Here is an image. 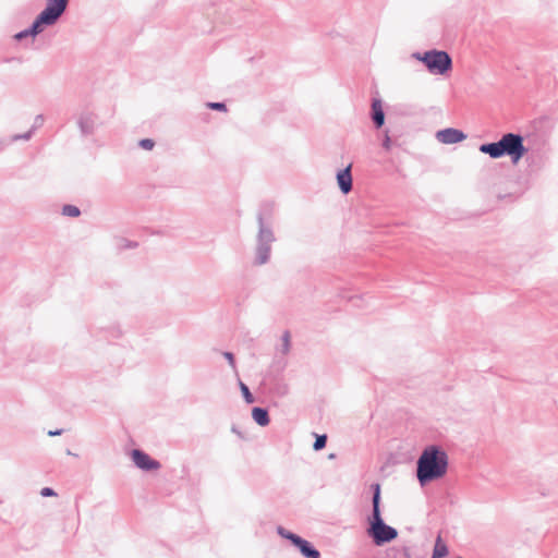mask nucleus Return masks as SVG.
I'll return each instance as SVG.
<instances>
[{
    "mask_svg": "<svg viewBox=\"0 0 558 558\" xmlns=\"http://www.w3.org/2000/svg\"><path fill=\"white\" fill-rule=\"evenodd\" d=\"M448 458L437 447H428L417 461V478L422 485L442 477L447 473Z\"/></svg>",
    "mask_w": 558,
    "mask_h": 558,
    "instance_id": "obj_1",
    "label": "nucleus"
},
{
    "mask_svg": "<svg viewBox=\"0 0 558 558\" xmlns=\"http://www.w3.org/2000/svg\"><path fill=\"white\" fill-rule=\"evenodd\" d=\"M480 151L489 155L494 159L509 156L512 163L517 165L526 154L527 149L523 144L521 135L506 133L498 142L481 145Z\"/></svg>",
    "mask_w": 558,
    "mask_h": 558,
    "instance_id": "obj_2",
    "label": "nucleus"
},
{
    "mask_svg": "<svg viewBox=\"0 0 558 558\" xmlns=\"http://www.w3.org/2000/svg\"><path fill=\"white\" fill-rule=\"evenodd\" d=\"M68 5V0H48L46 9L38 15L32 28L27 32H22L15 35L16 39H22L28 34L36 35L41 32L43 25L53 24L59 16L64 12Z\"/></svg>",
    "mask_w": 558,
    "mask_h": 558,
    "instance_id": "obj_3",
    "label": "nucleus"
},
{
    "mask_svg": "<svg viewBox=\"0 0 558 558\" xmlns=\"http://www.w3.org/2000/svg\"><path fill=\"white\" fill-rule=\"evenodd\" d=\"M432 74L445 75L452 68V60L446 51L430 50L415 56Z\"/></svg>",
    "mask_w": 558,
    "mask_h": 558,
    "instance_id": "obj_4",
    "label": "nucleus"
},
{
    "mask_svg": "<svg viewBox=\"0 0 558 558\" xmlns=\"http://www.w3.org/2000/svg\"><path fill=\"white\" fill-rule=\"evenodd\" d=\"M369 534L377 545L390 542L398 535L397 531L386 525L381 519L380 511L373 512V520L371 522Z\"/></svg>",
    "mask_w": 558,
    "mask_h": 558,
    "instance_id": "obj_5",
    "label": "nucleus"
},
{
    "mask_svg": "<svg viewBox=\"0 0 558 558\" xmlns=\"http://www.w3.org/2000/svg\"><path fill=\"white\" fill-rule=\"evenodd\" d=\"M132 459L137 468L145 471L157 470L160 468V463L158 461L151 459L147 453L137 449L132 451Z\"/></svg>",
    "mask_w": 558,
    "mask_h": 558,
    "instance_id": "obj_6",
    "label": "nucleus"
},
{
    "mask_svg": "<svg viewBox=\"0 0 558 558\" xmlns=\"http://www.w3.org/2000/svg\"><path fill=\"white\" fill-rule=\"evenodd\" d=\"M437 140L442 144H456L466 138V135L457 129H445L436 134Z\"/></svg>",
    "mask_w": 558,
    "mask_h": 558,
    "instance_id": "obj_7",
    "label": "nucleus"
},
{
    "mask_svg": "<svg viewBox=\"0 0 558 558\" xmlns=\"http://www.w3.org/2000/svg\"><path fill=\"white\" fill-rule=\"evenodd\" d=\"M289 539L292 542L293 545H295L300 549L302 555L305 556L306 558H320L319 551L313 548L307 541L301 538L298 535H291L289 536Z\"/></svg>",
    "mask_w": 558,
    "mask_h": 558,
    "instance_id": "obj_8",
    "label": "nucleus"
},
{
    "mask_svg": "<svg viewBox=\"0 0 558 558\" xmlns=\"http://www.w3.org/2000/svg\"><path fill=\"white\" fill-rule=\"evenodd\" d=\"M337 182L343 194H348L352 190L351 165L338 172Z\"/></svg>",
    "mask_w": 558,
    "mask_h": 558,
    "instance_id": "obj_9",
    "label": "nucleus"
},
{
    "mask_svg": "<svg viewBox=\"0 0 558 558\" xmlns=\"http://www.w3.org/2000/svg\"><path fill=\"white\" fill-rule=\"evenodd\" d=\"M373 120L377 128H380L385 122V114L383 105L379 99H374L372 102Z\"/></svg>",
    "mask_w": 558,
    "mask_h": 558,
    "instance_id": "obj_10",
    "label": "nucleus"
},
{
    "mask_svg": "<svg viewBox=\"0 0 558 558\" xmlns=\"http://www.w3.org/2000/svg\"><path fill=\"white\" fill-rule=\"evenodd\" d=\"M253 420L260 426H266L269 424L268 412L262 408H254L252 410Z\"/></svg>",
    "mask_w": 558,
    "mask_h": 558,
    "instance_id": "obj_11",
    "label": "nucleus"
},
{
    "mask_svg": "<svg viewBox=\"0 0 558 558\" xmlns=\"http://www.w3.org/2000/svg\"><path fill=\"white\" fill-rule=\"evenodd\" d=\"M448 555V548L442 542L441 537L438 536L435 543L433 558H444Z\"/></svg>",
    "mask_w": 558,
    "mask_h": 558,
    "instance_id": "obj_12",
    "label": "nucleus"
},
{
    "mask_svg": "<svg viewBox=\"0 0 558 558\" xmlns=\"http://www.w3.org/2000/svg\"><path fill=\"white\" fill-rule=\"evenodd\" d=\"M372 488L374 490L373 496V512L380 511L379 510V502H380V485L378 483L373 484Z\"/></svg>",
    "mask_w": 558,
    "mask_h": 558,
    "instance_id": "obj_13",
    "label": "nucleus"
},
{
    "mask_svg": "<svg viewBox=\"0 0 558 558\" xmlns=\"http://www.w3.org/2000/svg\"><path fill=\"white\" fill-rule=\"evenodd\" d=\"M62 214L69 217H77L80 216V209L73 205H65L62 208Z\"/></svg>",
    "mask_w": 558,
    "mask_h": 558,
    "instance_id": "obj_14",
    "label": "nucleus"
},
{
    "mask_svg": "<svg viewBox=\"0 0 558 558\" xmlns=\"http://www.w3.org/2000/svg\"><path fill=\"white\" fill-rule=\"evenodd\" d=\"M326 441H327V436L326 435L317 436V438H316V440L314 442V449L315 450L323 449L326 446Z\"/></svg>",
    "mask_w": 558,
    "mask_h": 558,
    "instance_id": "obj_15",
    "label": "nucleus"
},
{
    "mask_svg": "<svg viewBox=\"0 0 558 558\" xmlns=\"http://www.w3.org/2000/svg\"><path fill=\"white\" fill-rule=\"evenodd\" d=\"M241 390H242V393H243V397H244L245 401L247 403H253L254 402V398H253L252 393L250 392L247 386L244 385L243 383L241 384Z\"/></svg>",
    "mask_w": 558,
    "mask_h": 558,
    "instance_id": "obj_16",
    "label": "nucleus"
},
{
    "mask_svg": "<svg viewBox=\"0 0 558 558\" xmlns=\"http://www.w3.org/2000/svg\"><path fill=\"white\" fill-rule=\"evenodd\" d=\"M154 145H155L154 141H153V140H149V138H145V140H142V141L140 142V146H141L142 148L146 149V150H150V149H153Z\"/></svg>",
    "mask_w": 558,
    "mask_h": 558,
    "instance_id": "obj_17",
    "label": "nucleus"
},
{
    "mask_svg": "<svg viewBox=\"0 0 558 558\" xmlns=\"http://www.w3.org/2000/svg\"><path fill=\"white\" fill-rule=\"evenodd\" d=\"M207 106H208V108L215 109V110H222V111L227 110L226 105L222 102H209V104H207Z\"/></svg>",
    "mask_w": 558,
    "mask_h": 558,
    "instance_id": "obj_18",
    "label": "nucleus"
},
{
    "mask_svg": "<svg viewBox=\"0 0 558 558\" xmlns=\"http://www.w3.org/2000/svg\"><path fill=\"white\" fill-rule=\"evenodd\" d=\"M40 494L44 497L56 496V493L51 488H49V487L43 488Z\"/></svg>",
    "mask_w": 558,
    "mask_h": 558,
    "instance_id": "obj_19",
    "label": "nucleus"
},
{
    "mask_svg": "<svg viewBox=\"0 0 558 558\" xmlns=\"http://www.w3.org/2000/svg\"><path fill=\"white\" fill-rule=\"evenodd\" d=\"M283 343H284L286 351H288L289 350V345H290V333H289V331H286L283 333Z\"/></svg>",
    "mask_w": 558,
    "mask_h": 558,
    "instance_id": "obj_20",
    "label": "nucleus"
},
{
    "mask_svg": "<svg viewBox=\"0 0 558 558\" xmlns=\"http://www.w3.org/2000/svg\"><path fill=\"white\" fill-rule=\"evenodd\" d=\"M225 357L228 360V362L230 363V365L234 368L235 366V363H234V356L232 353L230 352H225L223 353Z\"/></svg>",
    "mask_w": 558,
    "mask_h": 558,
    "instance_id": "obj_21",
    "label": "nucleus"
},
{
    "mask_svg": "<svg viewBox=\"0 0 558 558\" xmlns=\"http://www.w3.org/2000/svg\"><path fill=\"white\" fill-rule=\"evenodd\" d=\"M278 533L284 537V538H288L289 539V536L291 535H294L293 533L289 532V531H286L283 527H278Z\"/></svg>",
    "mask_w": 558,
    "mask_h": 558,
    "instance_id": "obj_22",
    "label": "nucleus"
},
{
    "mask_svg": "<svg viewBox=\"0 0 558 558\" xmlns=\"http://www.w3.org/2000/svg\"><path fill=\"white\" fill-rule=\"evenodd\" d=\"M384 146H385L387 149H389V147H390V140H389V137H388V136H387V137H386V140L384 141Z\"/></svg>",
    "mask_w": 558,
    "mask_h": 558,
    "instance_id": "obj_23",
    "label": "nucleus"
},
{
    "mask_svg": "<svg viewBox=\"0 0 558 558\" xmlns=\"http://www.w3.org/2000/svg\"><path fill=\"white\" fill-rule=\"evenodd\" d=\"M49 435H50V436H53V435H60V432H49Z\"/></svg>",
    "mask_w": 558,
    "mask_h": 558,
    "instance_id": "obj_24",
    "label": "nucleus"
}]
</instances>
